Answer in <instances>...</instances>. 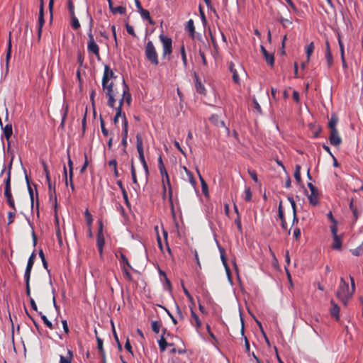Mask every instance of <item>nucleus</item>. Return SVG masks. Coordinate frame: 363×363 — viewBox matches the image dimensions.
I'll list each match as a JSON object with an SVG mask.
<instances>
[{
	"instance_id": "nucleus-5",
	"label": "nucleus",
	"mask_w": 363,
	"mask_h": 363,
	"mask_svg": "<svg viewBox=\"0 0 363 363\" xmlns=\"http://www.w3.org/2000/svg\"><path fill=\"white\" fill-rule=\"evenodd\" d=\"M103 89L108 97V106L113 108L116 103V96L118 94V91L113 89V83L111 82L109 84H106V87L103 88Z\"/></svg>"
},
{
	"instance_id": "nucleus-17",
	"label": "nucleus",
	"mask_w": 363,
	"mask_h": 363,
	"mask_svg": "<svg viewBox=\"0 0 363 363\" xmlns=\"http://www.w3.org/2000/svg\"><path fill=\"white\" fill-rule=\"evenodd\" d=\"M87 50L89 52H91L95 55L98 58H99V47L96 43V42H88L87 43Z\"/></svg>"
},
{
	"instance_id": "nucleus-12",
	"label": "nucleus",
	"mask_w": 363,
	"mask_h": 363,
	"mask_svg": "<svg viewBox=\"0 0 363 363\" xmlns=\"http://www.w3.org/2000/svg\"><path fill=\"white\" fill-rule=\"evenodd\" d=\"M194 79H195V88L198 93L206 95V90L204 85L202 84L198 74L194 72Z\"/></svg>"
},
{
	"instance_id": "nucleus-20",
	"label": "nucleus",
	"mask_w": 363,
	"mask_h": 363,
	"mask_svg": "<svg viewBox=\"0 0 363 363\" xmlns=\"http://www.w3.org/2000/svg\"><path fill=\"white\" fill-rule=\"evenodd\" d=\"M43 171H44L45 177H46V181H47V183H48V189H50V191L53 190L52 188H53V186H55V184L52 185V183H51L50 172H49L47 164L45 163V162H43Z\"/></svg>"
},
{
	"instance_id": "nucleus-11",
	"label": "nucleus",
	"mask_w": 363,
	"mask_h": 363,
	"mask_svg": "<svg viewBox=\"0 0 363 363\" xmlns=\"http://www.w3.org/2000/svg\"><path fill=\"white\" fill-rule=\"evenodd\" d=\"M35 256H36V255H35V252H33L31 253V255H30L28 262H27L26 268L25 270L24 278L30 279L31 271H32V268H33L34 262H35Z\"/></svg>"
},
{
	"instance_id": "nucleus-48",
	"label": "nucleus",
	"mask_w": 363,
	"mask_h": 363,
	"mask_svg": "<svg viewBox=\"0 0 363 363\" xmlns=\"http://www.w3.org/2000/svg\"><path fill=\"white\" fill-rule=\"evenodd\" d=\"M84 216L86 218L87 225L89 226V228L91 227L92 222H93V218L88 209H86L85 211Z\"/></svg>"
},
{
	"instance_id": "nucleus-30",
	"label": "nucleus",
	"mask_w": 363,
	"mask_h": 363,
	"mask_svg": "<svg viewBox=\"0 0 363 363\" xmlns=\"http://www.w3.org/2000/svg\"><path fill=\"white\" fill-rule=\"evenodd\" d=\"M119 261H120L121 267L123 266H125V267H128L130 269H133L131 264H130L128 258L126 257V256L124 254H123V253L120 254Z\"/></svg>"
},
{
	"instance_id": "nucleus-14",
	"label": "nucleus",
	"mask_w": 363,
	"mask_h": 363,
	"mask_svg": "<svg viewBox=\"0 0 363 363\" xmlns=\"http://www.w3.org/2000/svg\"><path fill=\"white\" fill-rule=\"evenodd\" d=\"M122 96H123L125 103L128 106H130V104H131V101H132V96H131V94H130V93L129 91V87L126 84V83H125L124 79L123 80V94H122Z\"/></svg>"
},
{
	"instance_id": "nucleus-43",
	"label": "nucleus",
	"mask_w": 363,
	"mask_h": 363,
	"mask_svg": "<svg viewBox=\"0 0 363 363\" xmlns=\"http://www.w3.org/2000/svg\"><path fill=\"white\" fill-rule=\"evenodd\" d=\"M352 254L354 256H359L363 253V241L357 247L350 250Z\"/></svg>"
},
{
	"instance_id": "nucleus-60",
	"label": "nucleus",
	"mask_w": 363,
	"mask_h": 363,
	"mask_svg": "<svg viewBox=\"0 0 363 363\" xmlns=\"http://www.w3.org/2000/svg\"><path fill=\"white\" fill-rule=\"evenodd\" d=\"M330 230H331L333 237L338 235H337V222L333 223V225L330 226Z\"/></svg>"
},
{
	"instance_id": "nucleus-40",
	"label": "nucleus",
	"mask_w": 363,
	"mask_h": 363,
	"mask_svg": "<svg viewBox=\"0 0 363 363\" xmlns=\"http://www.w3.org/2000/svg\"><path fill=\"white\" fill-rule=\"evenodd\" d=\"M123 133L122 138H128V121L125 117V113H123Z\"/></svg>"
},
{
	"instance_id": "nucleus-45",
	"label": "nucleus",
	"mask_w": 363,
	"mask_h": 363,
	"mask_svg": "<svg viewBox=\"0 0 363 363\" xmlns=\"http://www.w3.org/2000/svg\"><path fill=\"white\" fill-rule=\"evenodd\" d=\"M67 154H68L69 177V179L72 180V178L73 177V162L70 158L69 150L67 151Z\"/></svg>"
},
{
	"instance_id": "nucleus-56",
	"label": "nucleus",
	"mask_w": 363,
	"mask_h": 363,
	"mask_svg": "<svg viewBox=\"0 0 363 363\" xmlns=\"http://www.w3.org/2000/svg\"><path fill=\"white\" fill-rule=\"evenodd\" d=\"M220 258H221L222 262L224 264L226 270H228V267L227 265V260H226L225 255V251L223 249L220 248Z\"/></svg>"
},
{
	"instance_id": "nucleus-46",
	"label": "nucleus",
	"mask_w": 363,
	"mask_h": 363,
	"mask_svg": "<svg viewBox=\"0 0 363 363\" xmlns=\"http://www.w3.org/2000/svg\"><path fill=\"white\" fill-rule=\"evenodd\" d=\"M44 24H45L44 10H43V9L41 8V9H39L38 26H43Z\"/></svg>"
},
{
	"instance_id": "nucleus-51",
	"label": "nucleus",
	"mask_w": 363,
	"mask_h": 363,
	"mask_svg": "<svg viewBox=\"0 0 363 363\" xmlns=\"http://www.w3.org/2000/svg\"><path fill=\"white\" fill-rule=\"evenodd\" d=\"M100 126H101V132H102L103 135L105 137H107L108 135V130L105 127V122H104V119L102 118L101 116H100Z\"/></svg>"
},
{
	"instance_id": "nucleus-10",
	"label": "nucleus",
	"mask_w": 363,
	"mask_h": 363,
	"mask_svg": "<svg viewBox=\"0 0 363 363\" xmlns=\"http://www.w3.org/2000/svg\"><path fill=\"white\" fill-rule=\"evenodd\" d=\"M4 197L6 198V203H7L8 206L12 210H15L16 203H15L14 197H13L12 191H11V188H4Z\"/></svg>"
},
{
	"instance_id": "nucleus-47",
	"label": "nucleus",
	"mask_w": 363,
	"mask_h": 363,
	"mask_svg": "<svg viewBox=\"0 0 363 363\" xmlns=\"http://www.w3.org/2000/svg\"><path fill=\"white\" fill-rule=\"evenodd\" d=\"M11 40H9V43H8L6 56V65L7 69L9 67V60L11 58Z\"/></svg>"
},
{
	"instance_id": "nucleus-19",
	"label": "nucleus",
	"mask_w": 363,
	"mask_h": 363,
	"mask_svg": "<svg viewBox=\"0 0 363 363\" xmlns=\"http://www.w3.org/2000/svg\"><path fill=\"white\" fill-rule=\"evenodd\" d=\"M166 333H167V329H163V334L162 335L160 339L158 341L160 350L161 352H164L166 350L167 345H169V346L173 345V344H169L166 341V340L164 337V335L166 334Z\"/></svg>"
},
{
	"instance_id": "nucleus-59",
	"label": "nucleus",
	"mask_w": 363,
	"mask_h": 363,
	"mask_svg": "<svg viewBox=\"0 0 363 363\" xmlns=\"http://www.w3.org/2000/svg\"><path fill=\"white\" fill-rule=\"evenodd\" d=\"M120 116H123V113H122V111H121V108H116V116L113 118V122L115 124H116L118 121V118Z\"/></svg>"
},
{
	"instance_id": "nucleus-1",
	"label": "nucleus",
	"mask_w": 363,
	"mask_h": 363,
	"mask_svg": "<svg viewBox=\"0 0 363 363\" xmlns=\"http://www.w3.org/2000/svg\"><path fill=\"white\" fill-rule=\"evenodd\" d=\"M350 279L351 281V290L350 289L349 284L342 277H341L340 280V284L336 292L337 297L343 303L345 306H347V301L352 298L355 291L354 278L350 276Z\"/></svg>"
},
{
	"instance_id": "nucleus-3",
	"label": "nucleus",
	"mask_w": 363,
	"mask_h": 363,
	"mask_svg": "<svg viewBox=\"0 0 363 363\" xmlns=\"http://www.w3.org/2000/svg\"><path fill=\"white\" fill-rule=\"evenodd\" d=\"M145 55L146 59L153 65L159 64L158 55L152 41H148L145 45Z\"/></svg>"
},
{
	"instance_id": "nucleus-15",
	"label": "nucleus",
	"mask_w": 363,
	"mask_h": 363,
	"mask_svg": "<svg viewBox=\"0 0 363 363\" xmlns=\"http://www.w3.org/2000/svg\"><path fill=\"white\" fill-rule=\"evenodd\" d=\"M278 217L281 220V225L284 230H287L288 226L284 218V213L282 208V202L280 201L278 208Z\"/></svg>"
},
{
	"instance_id": "nucleus-24",
	"label": "nucleus",
	"mask_w": 363,
	"mask_h": 363,
	"mask_svg": "<svg viewBox=\"0 0 363 363\" xmlns=\"http://www.w3.org/2000/svg\"><path fill=\"white\" fill-rule=\"evenodd\" d=\"M52 189L53 190H51V191H50V189H48L49 200H50V202L53 203L54 207H55V210L56 211H57V195H56L55 186H53Z\"/></svg>"
},
{
	"instance_id": "nucleus-32",
	"label": "nucleus",
	"mask_w": 363,
	"mask_h": 363,
	"mask_svg": "<svg viewBox=\"0 0 363 363\" xmlns=\"http://www.w3.org/2000/svg\"><path fill=\"white\" fill-rule=\"evenodd\" d=\"M180 54H181V57H182V62H183V66L184 68H186L187 67V57H186V53L185 47H184V44H182L180 47Z\"/></svg>"
},
{
	"instance_id": "nucleus-58",
	"label": "nucleus",
	"mask_w": 363,
	"mask_h": 363,
	"mask_svg": "<svg viewBox=\"0 0 363 363\" xmlns=\"http://www.w3.org/2000/svg\"><path fill=\"white\" fill-rule=\"evenodd\" d=\"M235 223L237 225L238 231L240 233H242V224H241V218H240V216H237V218H235Z\"/></svg>"
},
{
	"instance_id": "nucleus-61",
	"label": "nucleus",
	"mask_w": 363,
	"mask_h": 363,
	"mask_svg": "<svg viewBox=\"0 0 363 363\" xmlns=\"http://www.w3.org/2000/svg\"><path fill=\"white\" fill-rule=\"evenodd\" d=\"M182 289H183V291L184 293V294L186 295V296L188 298V299L193 303L194 304V298L192 297V296L191 295V294L189 293V291L185 288V286L182 284Z\"/></svg>"
},
{
	"instance_id": "nucleus-63",
	"label": "nucleus",
	"mask_w": 363,
	"mask_h": 363,
	"mask_svg": "<svg viewBox=\"0 0 363 363\" xmlns=\"http://www.w3.org/2000/svg\"><path fill=\"white\" fill-rule=\"evenodd\" d=\"M252 199V193L249 188L246 189L245 191V200L247 201H250Z\"/></svg>"
},
{
	"instance_id": "nucleus-9",
	"label": "nucleus",
	"mask_w": 363,
	"mask_h": 363,
	"mask_svg": "<svg viewBox=\"0 0 363 363\" xmlns=\"http://www.w3.org/2000/svg\"><path fill=\"white\" fill-rule=\"evenodd\" d=\"M329 141L330 145L335 147H339L342 143V138L339 135L337 130H330Z\"/></svg>"
},
{
	"instance_id": "nucleus-7",
	"label": "nucleus",
	"mask_w": 363,
	"mask_h": 363,
	"mask_svg": "<svg viewBox=\"0 0 363 363\" xmlns=\"http://www.w3.org/2000/svg\"><path fill=\"white\" fill-rule=\"evenodd\" d=\"M113 71L110 68L108 65L104 66V71L102 77V87L105 88L106 84H109V80L111 79L116 78Z\"/></svg>"
},
{
	"instance_id": "nucleus-62",
	"label": "nucleus",
	"mask_w": 363,
	"mask_h": 363,
	"mask_svg": "<svg viewBox=\"0 0 363 363\" xmlns=\"http://www.w3.org/2000/svg\"><path fill=\"white\" fill-rule=\"evenodd\" d=\"M325 58L327 60L328 66L330 67L333 62L332 53L331 52L325 53Z\"/></svg>"
},
{
	"instance_id": "nucleus-54",
	"label": "nucleus",
	"mask_w": 363,
	"mask_h": 363,
	"mask_svg": "<svg viewBox=\"0 0 363 363\" xmlns=\"http://www.w3.org/2000/svg\"><path fill=\"white\" fill-rule=\"evenodd\" d=\"M25 279V284H26V295L30 298L31 297V292H30V280L29 278H24Z\"/></svg>"
},
{
	"instance_id": "nucleus-37",
	"label": "nucleus",
	"mask_w": 363,
	"mask_h": 363,
	"mask_svg": "<svg viewBox=\"0 0 363 363\" xmlns=\"http://www.w3.org/2000/svg\"><path fill=\"white\" fill-rule=\"evenodd\" d=\"M342 247L341 238L339 235L333 237V243L332 247L335 250H340Z\"/></svg>"
},
{
	"instance_id": "nucleus-52",
	"label": "nucleus",
	"mask_w": 363,
	"mask_h": 363,
	"mask_svg": "<svg viewBox=\"0 0 363 363\" xmlns=\"http://www.w3.org/2000/svg\"><path fill=\"white\" fill-rule=\"evenodd\" d=\"M72 18V27L74 30H77L80 28V23L79 22L78 18L76 17V16H71Z\"/></svg>"
},
{
	"instance_id": "nucleus-8",
	"label": "nucleus",
	"mask_w": 363,
	"mask_h": 363,
	"mask_svg": "<svg viewBox=\"0 0 363 363\" xmlns=\"http://www.w3.org/2000/svg\"><path fill=\"white\" fill-rule=\"evenodd\" d=\"M136 147L137 150L139 155V159L140 161L142 163L146 162L145 156H144V150H143V138L140 134L138 133L136 135Z\"/></svg>"
},
{
	"instance_id": "nucleus-64",
	"label": "nucleus",
	"mask_w": 363,
	"mask_h": 363,
	"mask_svg": "<svg viewBox=\"0 0 363 363\" xmlns=\"http://www.w3.org/2000/svg\"><path fill=\"white\" fill-rule=\"evenodd\" d=\"M126 30L132 36H135V33L134 31V28L132 26L129 25L128 23H126L125 25Z\"/></svg>"
},
{
	"instance_id": "nucleus-13",
	"label": "nucleus",
	"mask_w": 363,
	"mask_h": 363,
	"mask_svg": "<svg viewBox=\"0 0 363 363\" xmlns=\"http://www.w3.org/2000/svg\"><path fill=\"white\" fill-rule=\"evenodd\" d=\"M260 49L267 63L271 67H273L274 64V57L273 53L269 52L263 45L260 46Z\"/></svg>"
},
{
	"instance_id": "nucleus-16",
	"label": "nucleus",
	"mask_w": 363,
	"mask_h": 363,
	"mask_svg": "<svg viewBox=\"0 0 363 363\" xmlns=\"http://www.w3.org/2000/svg\"><path fill=\"white\" fill-rule=\"evenodd\" d=\"M3 129L4 137L7 141L8 147L10 145V138L13 134V129H12V124L11 123H7L4 128H1Z\"/></svg>"
},
{
	"instance_id": "nucleus-28",
	"label": "nucleus",
	"mask_w": 363,
	"mask_h": 363,
	"mask_svg": "<svg viewBox=\"0 0 363 363\" xmlns=\"http://www.w3.org/2000/svg\"><path fill=\"white\" fill-rule=\"evenodd\" d=\"M139 12L140 13L141 17L143 19L147 20L150 24H155V22L152 20L150 12L147 10L141 9V10H140Z\"/></svg>"
},
{
	"instance_id": "nucleus-21",
	"label": "nucleus",
	"mask_w": 363,
	"mask_h": 363,
	"mask_svg": "<svg viewBox=\"0 0 363 363\" xmlns=\"http://www.w3.org/2000/svg\"><path fill=\"white\" fill-rule=\"evenodd\" d=\"M191 315L192 317L191 324L194 325L196 329H199L201 326V322L199 315L195 313L192 308H191Z\"/></svg>"
},
{
	"instance_id": "nucleus-42",
	"label": "nucleus",
	"mask_w": 363,
	"mask_h": 363,
	"mask_svg": "<svg viewBox=\"0 0 363 363\" xmlns=\"http://www.w3.org/2000/svg\"><path fill=\"white\" fill-rule=\"evenodd\" d=\"M314 48H315V46H314L313 42L310 43L307 45L306 52L308 61H309L310 57H311L312 53L313 52Z\"/></svg>"
},
{
	"instance_id": "nucleus-2",
	"label": "nucleus",
	"mask_w": 363,
	"mask_h": 363,
	"mask_svg": "<svg viewBox=\"0 0 363 363\" xmlns=\"http://www.w3.org/2000/svg\"><path fill=\"white\" fill-rule=\"evenodd\" d=\"M158 167L160 169V174H166L167 185L169 189V201L170 206H171V211H172V213L174 215V208L173 200H172V188L171 186L169 174L164 167V163L162 161V158L161 156H160L158 158Z\"/></svg>"
},
{
	"instance_id": "nucleus-55",
	"label": "nucleus",
	"mask_w": 363,
	"mask_h": 363,
	"mask_svg": "<svg viewBox=\"0 0 363 363\" xmlns=\"http://www.w3.org/2000/svg\"><path fill=\"white\" fill-rule=\"evenodd\" d=\"M279 21L284 28H287L292 24V21L288 18L281 17Z\"/></svg>"
},
{
	"instance_id": "nucleus-27",
	"label": "nucleus",
	"mask_w": 363,
	"mask_h": 363,
	"mask_svg": "<svg viewBox=\"0 0 363 363\" xmlns=\"http://www.w3.org/2000/svg\"><path fill=\"white\" fill-rule=\"evenodd\" d=\"M72 357H73L72 351H71L70 350H68L67 356H65V357L63 355L60 356V363H72Z\"/></svg>"
},
{
	"instance_id": "nucleus-49",
	"label": "nucleus",
	"mask_w": 363,
	"mask_h": 363,
	"mask_svg": "<svg viewBox=\"0 0 363 363\" xmlns=\"http://www.w3.org/2000/svg\"><path fill=\"white\" fill-rule=\"evenodd\" d=\"M111 12L113 14H116V13L125 14L126 12V9L124 6H118L114 7L113 9L111 11Z\"/></svg>"
},
{
	"instance_id": "nucleus-33",
	"label": "nucleus",
	"mask_w": 363,
	"mask_h": 363,
	"mask_svg": "<svg viewBox=\"0 0 363 363\" xmlns=\"http://www.w3.org/2000/svg\"><path fill=\"white\" fill-rule=\"evenodd\" d=\"M197 173L199 174V179L201 182L202 191H203V194L206 196V195H208V184L206 182V181L204 180V179L202 177V176L201 175L199 169H197Z\"/></svg>"
},
{
	"instance_id": "nucleus-38",
	"label": "nucleus",
	"mask_w": 363,
	"mask_h": 363,
	"mask_svg": "<svg viewBox=\"0 0 363 363\" xmlns=\"http://www.w3.org/2000/svg\"><path fill=\"white\" fill-rule=\"evenodd\" d=\"M38 314L40 315L41 319L43 320L44 324L49 328L50 330L54 329L53 324L48 319L45 315H43L41 311L38 312Z\"/></svg>"
},
{
	"instance_id": "nucleus-44",
	"label": "nucleus",
	"mask_w": 363,
	"mask_h": 363,
	"mask_svg": "<svg viewBox=\"0 0 363 363\" xmlns=\"http://www.w3.org/2000/svg\"><path fill=\"white\" fill-rule=\"evenodd\" d=\"M151 328L154 333H158L161 328V323L159 321L153 320L151 323Z\"/></svg>"
},
{
	"instance_id": "nucleus-23",
	"label": "nucleus",
	"mask_w": 363,
	"mask_h": 363,
	"mask_svg": "<svg viewBox=\"0 0 363 363\" xmlns=\"http://www.w3.org/2000/svg\"><path fill=\"white\" fill-rule=\"evenodd\" d=\"M183 169L186 174V178L185 179L187 180L195 189L196 186V182L193 174L186 167H183Z\"/></svg>"
},
{
	"instance_id": "nucleus-41",
	"label": "nucleus",
	"mask_w": 363,
	"mask_h": 363,
	"mask_svg": "<svg viewBox=\"0 0 363 363\" xmlns=\"http://www.w3.org/2000/svg\"><path fill=\"white\" fill-rule=\"evenodd\" d=\"M294 178L298 184L301 183L302 180L301 177V166L298 164H296L295 167Z\"/></svg>"
},
{
	"instance_id": "nucleus-50",
	"label": "nucleus",
	"mask_w": 363,
	"mask_h": 363,
	"mask_svg": "<svg viewBox=\"0 0 363 363\" xmlns=\"http://www.w3.org/2000/svg\"><path fill=\"white\" fill-rule=\"evenodd\" d=\"M92 26H93V19H92L91 16H90L89 30L88 33V38H89L88 42H95L94 35L92 34V30H91Z\"/></svg>"
},
{
	"instance_id": "nucleus-26",
	"label": "nucleus",
	"mask_w": 363,
	"mask_h": 363,
	"mask_svg": "<svg viewBox=\"0 0 363 363\" xmlns=\"http://www.w3.org/2000/svg\"><path fill=\"white\" fill-rule=\"evenodd\" d=\"M186 30L189 31V36L192 38H194V33H195V27H194V23L192 19H189L187 21L186 26Z\"/></svg>"
},
{
	"instance_id": "nucleus-36",
	"label": "nucleus",
	"mask_w": 363,
	"mask_h": 363,
	"mask_svg": "<svg viewBox=\"0 0 363 363\" xmlns=\"http://www.w3.org/2000/svg\"><path fill=\"white\" fill-rule=\"evenodd\" d=\"M350 210L352 212L353 218H354L353 220L355 222L358 219V218H359V216L360 215V213L359 212L357 208L353 204V201H352L350 203Z\"/></svg>"
},
{
	"instance_id": "nucleus-25",
	"label": "nucleus",
	"mask_w": 363,
	"mask_h": 363,
	"mask_svg": "<svg viewBox=\"0 0 363 363\" xmlns=\"http://www.w3.org/2000/svg\"><path fill=\"white\" fill-rule=\"evenodd\" d=\"M338 121H339V118H338L336 114L333 113L331 116V118L328 122V128H330V130H337L336 128V125L338 123Z\"/></svg>"
},
{
	"instance_id": "nucleus-39",
	"label": "nucleus",
	"mask_w": 363,
	"mask_h": 363,
	"mask_svg": "<svg viewBox=\"0 0 363 363\" xmlns=\"http://www.w3.org/2000/svg\"><path fill=\"white\" fill-rule=\"evenodd\" d=\"M11 162L10 163L9 167V170H8V172H7V177H6V179L4 180V188H11Z\"/></svg>"
},
{
	"instance_id": "nucleus-6",
	"label": "nucleus",
	"mask_w": 363,
	"mask_h": 363,
	"mask_svg": "<svg viewBox=\"0 0 363 363\" xmlns=\"http://www.w3.org/2000/svg\"><path fill=\"white\" fill-rule=\"evenodd\" d=\"M98 224H99V229H98V233H97L96 245H97V248H98L99 254L101 255H102L103 248H104V246L105 244L104 236L103 234L104 225H103L102 220H99Z\"/></svg>"
},
{
	"instance_id": "nucleus-53",
	"label": "nucleus",
	"mask_w": 363,
	"mask_h": 363,
	"mask_svg": "<svg viewBox=\"0 0 363 363\" xmlns=\"http://www.w3.org/2000/svg\"><path fill=\"white\" fill-rule=\"evenodd\" d=\"M122 271H123L124 277L127 280H128L130 281H133V277H132L131 274L128 272L127 267H125V266H123L122 267Z\"/></svg>"
},
{
	"instance_id": "nucleus-22",
	"label": "nucleus",
	"mask_w": 363,
	"mask_h": 363,
	"mask_svg": "<svg viewBox=\"0 0 363 363\" xmlns=\"http://www.w3.org/2000/svg\"><path fill=\"white\" fill-rule=\"evenodd\" d=\"M26 180L27 183L28 194L30 199L31 209H33L35 200L34 191L32 186H30V181L27 175H26Z\"/></svg>"
},
{
	"instance_id": "nucleus-31",
	"label": "nucleus",
	"mask_w": 363,
	"mask_h": 363,
	"mask_svg": "<svg viewBox=\"0 0 363 363\" xmlns=\"http://www.w3.org/2000/svg\"><path fill=\"white\" fill-rule=\"evenodd\" d=\"M234 66H235L233 62H230L229 69H230V72L233 74V80L234 81L235 83L239 84L240 78H239L238 72L235 69Z\"/></svg>"
},
{
	"instance_id": "nucleus-29",
	"label": "nucleus",
	"mask_w": 363,
	"mask_h": 363,
	"mask_svg": "<svg viewBox=\"0 0 363 363\" xmlns=\"http://www.w3.org/2000/svg\"><path fill=\"white\" fill-rule=\"evenodd\" d=\"M318 190L315 191L311 192V194L308 196L309 202L313 206H316L318 203Z\"/></svg>"
},
{
	"instance_id": "nucleus-35",
	"label": "nucleus",
	"mask_w": 363,
	"mask_h": 363,
	"mask_svg": "<svg viewBox=\"0 0 363 363\" xmlns=\"http://www.w3.org/2000/svg\"><path fill=\"white\" fill-rule=\"evenodd\" d=\"M16 213V206H15V210H12L9 211L7 213V225H9L14 222V218Z\"/></svg>"
},
{
	"instance_id": "nucleus-34",
	"label": "nucleus",
	"mask_w": 363,
	"mask_h": 363,
	"mask_svg": "<svg viewBox=\"0 0 363 363\" xmlns=\"http://www.w3.org/2000/svg\"><path fill=\"white\" fill-rule=\"evenodd\" d=\"M95 332V334H96V341H97V347H98V350H99L101 354L102 357L105 356V352H104V347H103V340L102 339H101L98 335H97V331L96 330H94Z\"/></svg>"
},
{
	"instance_id": "nucleus-4",
	"label": "nucleus",
	"mask_w": 363,
	"mask_h": 363,
	"mask_svg": "<svg viewBox=\"0 0 363 363\" xmlns=\"http://www.w3.org/2000/svg\"><path fill=\"white\" fill-rule=\"evenodd\" d=\"M160 40L162 45V57L166 58L168 57L169 59V56L172 53V40L170 38L161 34L159 36Z\"/></svg>"
},
{
	"instance_id": "nucleus-18",
	"label": "nucleus",
	"mask_w": 363,
	"mask_h": 363,
	"mask_svg": "<svg viewBox=\"0 0 363 363\" xmlns=\"http://www.w3.org/2000/svg\"><path fill=\"white\" fill-rule=\"evenodd\" d=\"M331 308H330V315L335 318L336 320H340V307L337 303H335L333 300L330 301Z\"/></svg>"
},
{
	"instance_id": "nucleus-57",
	"label": "nucleus",
	"mask_w": 363,
	"mask_h": 363,
	"mask_svg": "<svg viewBox=\"0 0 363 363\" xmlns=\"http://www.w3.org/2000/svg\"><path fill=\"white\" fill-rule=\"evenodd\" d=\"M67 6H68V9H69L71 16H75L74 6V4H73L72 0H68Z\"/></svg>"
}]
</instances>
